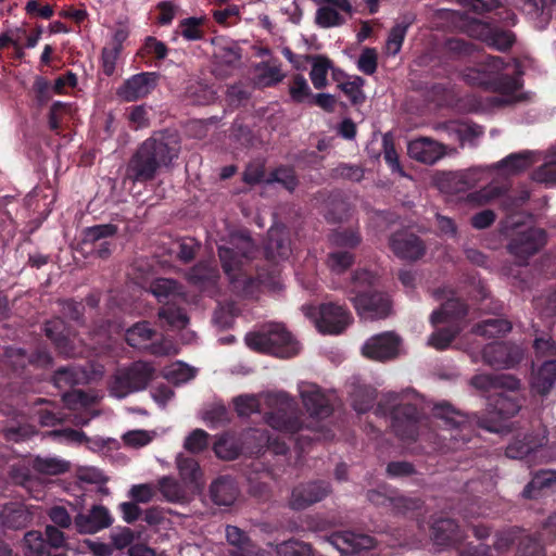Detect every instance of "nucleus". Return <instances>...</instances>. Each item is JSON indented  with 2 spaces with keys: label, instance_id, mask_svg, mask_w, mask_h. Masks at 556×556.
<instances>
[{
  "label": "nucleus",
  "instance_id": "1",
  "mask_svg": "<svg viewBox=\"0 0 556 556\" xmlns=\"http://www.w3.org/2000/svg\"><path fill=\"white\" fill-rule=\"evenodd\" d=\"M229 245L218 247V256L223 270L229 280L231 291L237 295H253L261 285L276 286L280 269L277 260H286L291 253L290 239L282 229H269L264 247L268 268L256 266V276L252 275V261L257 248L248 232L231 233Z\"/></svg>",
  "mask_w": 556,
  "mask_h": 556
},
{
  "label": "nucleus",
  "instance_id": "2",
  "mask_svg": "<svg viewBox=\"0 0 556 556\" xmlns=\"http://www.w3.org/2000/svg\"><path fill=\"white\" fill-rule=\"evenodd\" d=\"M177 131H154L135 151L126 167V177L135 182H148L155 178L161 167L169 166L180 152Z\"/></svg>",
  "mask_w": 556,
  "mask_h": 556
},
{
  "label": "nucleus",
  "instance_id": "3",
  "mask_svg": "<svg viewBox=\"0 0 556 556\" xmlns=\"http://www.w3.org/2000/svg\"><path fill=\"white\" fill-rule=\"evenodd\" d=\"M457 2L477 14L492 13L490 22L472 18L467 22L465 31L471 38L484 42L488 47L501 51H508L516 42V35L503 29L497 24L514 26L517 23L516 14L502 5L500 0H457Z\"/></svg>",
  "mask_w": 556,
  "mask_h": 556
},
{
  "label": "nucleus",
  "instance_id": "4",
  "mask_svg": "<svg viewBox=\"0 0 556 556\" xmlns=\"http://www.w3.org/2000/svg\"><path fill=\"white\" fill-rule=\"evenodd\" d=\"M397 399L396 393L386 395L378 402L375 414L379 417L390 415L392 430L402 441H416L429 420L417 405L397 403Z\"/></svg>",
  "mask_w": 556,
  "mask_h": 556
},
{
  "label": "nucleus",
  "instance_id": "5",
  "mask_svg": "<svg viewBox=\"0 0 556 556\" xmlns=\"http://www.w3.org/2000/svg\"><path fill=\"white\" fill-rule=\"evenodd\" d=\"M247 346L257 353L280 358H291L299 354L300 344L281 323H266L244 337Z\"/></svg>",
  "mask_w": 556,
  "mask_h": 556
},
{
  "label": "nucleus",
  "instance_id": "6",
  "mask_svg": "<svg viewBox=\"0 0 556 556\" xmlns=\"http://www.w3.org/2000/svg\"><path fill=\"white\" fill-rule=\"evenodd\" d=\"M505 67L503 58L488 55L475 67L467 70L465 80L485 90L511 94L520 89L521 84L519 77L505 73Z\"/></svg>",
  "mask_w": 556,
  "mask_h": 556
},
{
  "label": "nucleus",
  "instance_id": "7",
  "mask_svg": "<svg viewBox=\"0 0 556 556\" xmlns=\"http://www.w3.org/2000/svg\"><path fill=\"white\" fill-rule=\"evenodd\" d=\"M8 374L25 381H39L45 371L53 366V357L46 349L37 348L27 352L22 348H8L2 361Z\"/></svg>",
  "mask_w": 556,
  "mask_h": 556
},
{
  "label": "nucleus",
  "instance_id": "8",
  "mask_svg": "<svg viewBox=\"0 0 556 556\" xmlns=\"http://www.w3.org/2000/svg\"><path fill=\"white\" fill-rule=\"evenodd\" d=\"M355 282H367V286H356L351 301L358 316L365 320H378L387 318L392 308L390 296L375 288V276L364 270L355 274Z\"/></svg>",
  "mask_w": 556,
  "mask_h": 556
},
{
  "label": "nucleus",
  "instance_id": "9",
  "mask_svg": "<svg viewBox=\"0 0 556 556\" xmlns=\"http://www.w3.org/2000/svg\"><path fill=\"white\" fill-rule=\"evenodd\" d=\"M271 410L265 414L266 424L280 432L294 434L303 429V413L298 403L285 392L268 395Z\"/></svg>",
  "mask_w": 556,
  "mask_h": 556
},
{
  "label": "nucleus",
  "instance_id": "10",
  "mask_svg": "<svg viewBox=\"0 0 556 556\" xmlns=\"http://www.w3.org/2000/svg\"><path fill=\"white\" fill-rule=\"evenodd\" d=\"M507 389H500L488 397V415L478 420L480 428L500 432L502 421L514 417L521 408L518 396Z\"/></svg>",
  "mask_w": 556,
  "mask_h": 556
},
{
  "label": "nucleus",
  "instance_id": "11",
  "mask_svg": "<svg viewBox=\"0 0 556 556\" xmlns=\"http://www.w3.org/2000/svg\"><path fill=\"white\" fill-rule=\"evenodd\" d=\"M432 417L435 420V426L442 428L443 432L437 437L443 440L454 441L452 447H458V442L466 443L470 440L468 416L463 412L456 409L447 402L437 403L432 408Z\"/></svg>",
  "mask_w": 556,
  "mask_h": 556
},
{
  "label": "nucleus",
  "instance_id": "12",
  "mask_svg": "<svg viewBox=\"0 0 556 556\" xmlns=\"http://www.w3.org/2000/svg\"><path fill=\"white\" fill-rule=\"evenodd\" d=\"M155 374L154 367L142 361L131 363L119 369L114 376L111 392L116 397L123 399L131 393L144 390Z\"/></svg>",
  "mask_w": 556,
  "mask_h": 556
},
{
  "label": "nucleus",
  "instance_id": "13",
  "mask_svg": "<svg viewBox=\"0 0 556 556\" xmlns=\"http://www.w3.org/2000/svg\"><path fill=\"white\" fill-rule=\"evenodd\" d=\"M118 232V226L114 224H100L87 227L83 230L81 247L99 258H109L114 249L115 243L111 241Z\"/></svg>",
  "mask_w": 556,
  "mask_h": 556
},
{
  "label": "nucleus",
  "instance_id": "14",
  "mask_svg": "<svg viewBox=\"0 0 556 556\" xmlns=\"http://www.w3.org/2000/svg\"><path fill=\"white\" fill-rule=\"evenodd\" d=\"M523 356L521 346L511 342L495 341L482 349L483 362L495 369L514 368Z\"/></svg>",
  "mask_w": 556,
  "mask_h": 556
},
{
  "label": "nucleus",
  "instance_id": "15",
  "mask_svg": "<svg viewBox=\"0 0 556 556\" xmlns=\"http://www.w3.org/2000/svg\"><path fill=\"white\" fill-rule=\"evenodd\" d=\"M546 243V232L541 228L530 227L518 231L510 239L507 249L510 254L523 264L529 257L536 254Z\"/></svg>",
  "mask_w": 556,
  "mask_h": 556
},
{
  "label": "nucleus",
  "instance_id": "16",
  "mask_svg": "<svg viewBox=\"0 0 556 556\" xmlns=\"http://www.w3.org/2000/svg\"><path fill=\"white\" fill-rule=\"evenodd\" d=\"M353 316L346 306L336 302L323 303L316 326L325 334H340L352 323Z\"/></svg>",
  "mask_w": 556,
  "mask_h": 556
},
{
  "label": "nucleus",
  "instance_id": "17",
  "mask_svg": "<svg viewBox=\"0 0 556 556\" xmlns=\"http://www.w3.org/2000/svg\"><path fill=\"white\" fill-rule=\"evenodd\" d=\"M160 74L141 72L125 79L117 88V97L125 102H135L148 97L157 86Z\"/></svg>",
  "mask_w": 556,
  "mask_h": 556
},
{
  "label": "nucleus",
  "instance_id": "18",
  "mask_svg": "<svg viewBox=\"0 0 556 556\" xmlns=\"http://www.w3.org/2000/svg\"><path fill=\"white\" fill-rule=\"evenodd\" d=\"M401 338L392 331L381 332L369 338L362 348L365 357L372 361H389L397 356Z\"/></svg>",
  "mask_w": 556,
  "mask_h": 556
},
{
  "label": "nucleus",
  "instance_id": "19",
  "mask_svg": "<svg viewBox=\"0 0 556 556\" xmlns=\"http://www.w3.org/2000/svg\"><path fill=\"white\" fill-rule=\"evenodd\" d=\"M389 248L401 260L418 261L426 253L424 241L415 233L396 231L389 238Z\"/></svg>",
  "mask_w": 556,
  "mask_h": 556
},
{
  "label": "nucleus",
  "instance_id": "20",
  "mask_svg": "<svg viewBox=\"0 0 556 556\" xmlns=\"http://www.w3.org/2000/svg\"><path fill=\"white\" fill-rule=\"evenodd\" d=\"M45 336L52 342L60 355L73 357L75 355L71 327L61 318L47 320L42 327Z\"/></svg>",
  "mask_w": 556,
  "mask_h": 556
},
{
  "label": "nucleus",
  "instance_id": "21",
  "mask_svg": "<svg viewBox=\"0 0 556 556\" xmlns=\"http://www.w3.org/2000/svg\"><path fill=\"white\" fill-rule=\"evenodd\" d=\"M556 384V358L532 361L530 376L531 391L541 396L551 393Z\"/></svg>",
  "mask_w": 556,
  "mask_h": 556
},
{
  "label": "nucleus",
  "instance_id": "22",
  "mask_svg": "<svg viewBox=\"0 0 556 556\" xmlns=\"http://www.w3.org/2000/svg\"><path fill=\"white\" fill-rule=\"evenodd\" d=\"M330 492V485L325 481L303 483L292 490L290 505L293 509H304L321 500Z\"/></svg>",
  "mask_w": 556,
  "mask_h": 556
},
{
  "label": "nucleus",
  "instance_id": "23",
  "mask_svg": "<svg viewBox=\"0 0 556 556\" xmlns=\"http://www.w3.org/2000/svg\"><path fill=\"white\" fill-rule=\"evenodd\" d=\"M149 292L162 305L187 301V292L184 285L172 278L159 277L153 279L150 282Z\"/></svg>",
  "mask_w": 556,
  "mask_h": 556
},
{
  "label": "nucleus",
  "instance_id": "24",
  "mask_svg": "<svg viewBox=\"0 0 556 556\" xmlns=\"http://www.w3.org/2000/svg\"><path fill=\"white\" fill-rule=\"evenodd\" d=\"M113 518L109 509L102 505H94L88 514H78L74 525L79 533L93 534L110 527Z\"/></svg>",
  "mask_w": 556,
  "mask_h": 556
},
{
  "label": "nucleus",
  "instance_id": "25",
  "mask_svg": "<svg viewBox=\"0 0 556 556\" xmlns=\"http://www.w3.org/2000/svg\"><path fill=\"white\" fill-rule=\"evenodd\" d=\"M547 443V437L540 432H527L515 437L506 446L505 455L513 459H522Z\"/></svg>",
  "mask_w": 556,
  "mask_h": 556
},
{
  "label": "nucleus",
  "instance_id": "26",
  "mask_svg": "<svg viewBox=\"0 0 556 556\" xmlns=\"http://www.w3.org/2000/svg\"><path fill=\"white\" fill-rule=\"evenodd\" d=\"M301 397L306 410L314 418L325 419L333 412L330 400L316 384H309L303 389Z\"/></svg>",
  "mask_w": 556,
  "mask_h": 556
},
{
  "label": "nucleus",
  "instance_id": "27",
  "mask_svg": "<svg viewBox=\"0 0 556 556\" xmlns=\"http://www.w3.org/2000/svg\"><path fill=\"white\" fill-rule=\"evenodd\" d=\"M470 384L481 391L497 392L500 389L517 391L520 388V380L508 374L476 375L471 378Z\"/></svg>",
  "mask_w": 556,
  "mask_h": 556
},
{
  "label": "nucleus",
  "instance_id": "28",
  "mask_svg": "<svg viewBox=\"0 0 556 556\" xmlns=\"http://www.w3.org/2000/svg\"><path fill=\"white\" fill-rule=\"evenodd\" d=\"M408 154L418 162L434 164L444 156L445 149L444 146L438 141L421 137L409 142Z\"/></svg>",
  "mask_w": 556,
  "mask_h": 556
},
{
  "label": "nucleus",
  "instance_id": "29",
  "mask_svg": "<svg viewBox=\"0 0 556 556\" xmlns=\"http://www.w3.org/2000/svg\"><path fill=\"white\" fill-rule=\"evenodd\" d=\"M249 440L255 441L253 447H248L251 454H264L269 451L276 455H286L289 452L286 442L269 435L267 430L250 429L245 434V442Z\"/></svg>",
  "mask_w": 556,
  "mask_h": 556
},
{
  "label": "nucleus",
  "instance_id": "30",
  "mask_svg": "<svg viewBox=\"0 0 556 556\" xmlns=\"http://www.w3.org/2000/svg\"><path fill=\"white\" fill-rule=\"evenodd\" d=\"M333 544L343 554H359L372 549L376 541L367 534L345 531L333 536Z\"/></svg>",
  "mask_w": 556,
  "mask_h": 556
},
{
  "label": "nucleus",
  "instance_id": "31",
  "mask_svg": "<svg viewBox=\"0 0 556 556\" xmlns=\"http://www.w3.org/2000/svg\"><path fill=\"white\" fill-rule=\"evenodd\" d=\"M187 280L198 287L213 286L219 278V270L213 261H200L186 274Z\"/></svg>",
  "mask_w": 556,
  "mask_h": 556
},
{
  "label": "nucleus",
  "instance_id": "32",
  "mask_svg": "<svg viewBox=\"0 0 556 556\" xmlns=\"http://www.w3.org/2000/svg\"><path fill=\"white\" fill-rule=\"evenodd\" d=\"M431 538L435 544L447 546L459 539V526L453 518L440 517L431 526Z\"/></svg>",
  "mask_w": 556,
  "mask_h": 556
},
{
  "label": "nucleus",
  "instance_id": "33",
  "mask_svg": "<svg viewBox=\"0 0 556 556\" xmlns=\"http://www.w3.org/2000/svg\"><path fill=\"white\" fill-rule=\"evenodd\" d=\"M468 306L460 299H448L445 301L440 309L433 311L430 316V321L433 326L444 321L462 320L467 316Z\"/></svg>",
  "mask_w": 556,
  "mask_h": 556
},
{
  "label": "nucleus",
  "instance_id": "34",
  "mask_svg": "<svg viewBox=\"0 0 556 556\" xmlns=\"http://www.w3.org/2000/svg\"><path fill=\"white\" fill-rule=\"evenodd\" d=\"M556 486V470H541L536 472L522 490V497L534 500L546 489Z\"/></svg>",
  "mask_w": 556,
  "mask_h": 556
},
{
  "label": "nucleus",
  "instance_id": "35",
  "mask_svg": "<svg viewBox=\"0 0 556 556\" xmlns=\"http://www.w3.org/2000/svg\"><path fill=\"white\" fill-rule=\"evenodd\" d=\"M210 493L216 505L230 506L237 498L238 490L230 479L219 477L212 482Z\"/></svg>",
  "mask_w": 556,
  "mask_h": 556
},
{
  "label": "nucleus",
  "instance_id": "36",
  "mask_svg": "<svg viewBox=\"0 0 556 556\" xmlns=\"http://www.w3.org/2000/svg\"><path fill=\"white\" fill-rule=\"evenodd\" d=\"M0 516L3 527L12 530L24 529L31 521V516L27 509L15 503L7 504Z\"/></svg>",
  "mask_w": 556,
  "mask_h": 556
},
{
  "label": "nucleus",
  "instance_id": "37",
  "mask_svg": "<svg viewBox=\"0 0 556 556\" xmlns=\"http://www.w3.org/2000/svg\"><path fill=\"white\" fill-rule=\"evenodd\" d=\"M86 380V371L78 366L68 365L58 368L53 376V384L60 389H70L83 383Z\"/></svg>",
  "mask_w": 556,
  "mask_h": 556
},
{
  "label": "nucleus",
  "instance_id": "38",
  "mask_svg": "<svg viewBox=\"0 0 556 556\" xmlns=\"http://www.w3.org/2000/svg\"><path fill=\"white\" fill-rule=\"evenodd\" d=\"M182 302H174L162 305L157 312V316L162 323L172 328L184 329L189 324V317L184 307Z\"/></svg>",
  "mask_w": 556,
  "mask_h": 556
},
{
  "label": "nucleus",
  "instance_id": "39",
  "mask_svg": "<svg viewBox=\"0 0 556 556\" xmlns=\"http://www.w3.org/2000/svg\"><path fill=\"white\" fill-rule=\"evenodd\" d=\"M511 328V323L506 318H489L475 325L473 332L478 336L495 338L505 336Z\"/></svg>",
  "mask_w": 556,
  "mask_h": 556
},
{
  "label": "nucleus",
  "instance_id": "40",
  "mask_svg": "<svg viewBox=\"0 0 556 556\" xmlns=\"http://www.w3.org/2000/svg\"><path fill=\"white\" fill-rule=\"evenodd\" d=\"M156 331L149 321H138L126 330L125 341L132 348L144 346L155 336Z\"/></svg>",
  "mask_w": 556,
  "mask_h": 556
},
{
  "label": "nucleus",
  "instance_id": "41",
  "mask_svg": "<svg viewBox=\"0 0 556 556\" xmlns=\"http://www.w3.org/2000/svg\"><path fill=\"white\" fill-rule=\"evenodd\" d=\"M307 59L312 61L309 78L313 86L316 89H324L328 84L327 75L332 66L331 60L325 55H307Z\"/></svg>",
  "mask_w": 556,
  "mask_h": 556
},
{
  "label": "nucleus",
  "instance_id": "42",
  "mask_svg": "<svg viewBox=\"0 0 556 556\" xmlns=\"http://www.w3.org/2000/svg\"><path fill=\"white\" fill-rule=\"evenodd\" d=\"M443 128L450 135H454L462 143L465 141H471L483 135V128L477 124L457 123L452 121L445 123Z\"/></svg>",
  "mask_w": 556,
  "mask_h": 556
},
{
  "label": "nucleus",
  "instance_id": "43",
  "mask_svg": "<svg viewBox=\"0 0 556 556\" xmlns=\"http://www.w3.org/2000/svg\"><path fill=\"white\" fill-rule=\"evenodd\" d=\"M226 539L227 542L233 547V549L230 552L231 556H237L239 552H247L252 547L257 546L249 538L247 532L237 526L228 525L226 527Z\"/></svg>",
  "mask_w": 556,
  "mask_h": 556
},
{
  "label": "nucleus",
  "instance_id": "44",
  "mask_svg": "<svg viewBox=\"0 0 556 556\" xmlns=\"http://www.w3.org/2000/svg\"><path fill=\"white\" fill-rule=\"evenodd\" d=\"M329 240L332 245L345 249H356L362 243V235L357 228L336 229Z\"/></svg>",
  "mask_w": 556,
  "mask_h": 556
},
{
  "label": "nucleus",
  "instance_id": "45",
  "mask_svg": "<svg viewBox=\"0 0 556 556\" xmlns=\"http://www.w3.org/2000/svg\"><path fill=\"white\" fill-rule=\"evenodd\" d=\"M33 468L41 475L56 476L68 471L70 463L54 457H36Z\"/></svg>",
  "mask_w": 556,
  "mask_h": 556
},
{
  "label": "nucleus",
  "instance_id": "46",
  "mask_svg": "<svg viewBox=\"0 0 556 556\" xmlns=\"http://www.w3.org/2000/svg\"><path fill=\"white\" fill-rule=\"evenodd\" d=\"M534 163L531 152L511 153L498 163V167L507 169L510 174L523 172Z\"/></svg>",
  "mask_w": 556,
  "mask_h": 556
},
{
  "label": "nucleus",
  "instance_id": "47",
  "mask_svg": "<svg viewBox=\"0 0 556 556\" xmlns=\"http://www.w3.org/2000/svg\"><path fill=\"white\" fill-rule=\"evenodd\" d=\"M534 358L533 361H543L556 358V342L551 334L542 332L533 340Z\"/></svg>",
  "mask_w": 556,
  "mask_h": 556
},
{
  "label": "nucleus",
  "instance_id": "48",
  "mask_svg": "<svg viewBox=\"0 0 556 556\" xmlns=\"http://www.w3.org/2000/svg\"><path fill=\"white\" fill-rule=\"evenodd\" d=\"M276 553L278 556H315L311 544L296 539L277 544Z\"/></svg>",
  "mask_w": 556,
  "mask_h": 556
},
{
  "label": "nucleus",
  "instance_id": "49",
  "mask_svg": "<svg viewBox=\"0 0 556 556\" xmlns=\"http://www.w3.org/2000/svg\"><path fill=\"white\" fill-rule=\"evenodd\" d=\"M355 263V254L350 251H333L327 255L326 264L334 274H343Z\"/></svg>",
  "mask_w": 556,
  "mask_h": 556
},
{
  "label": "nucleus",
  "instance_id": "50",
  "mask_svg": "<svg viewBox=\"0 0 556 556\" xmlns=\"http://www.w3.org/2000/svg\"><path fill=\"white\" fill-rule=\"evenodd\" d=\"M204 17H187L179 22L178 29L180 35L189 41L201 40L204 37Z\"/></svg>",
  "mask_w": 556,
  "mask_h": 556
},
{
  "label": "nucleus",
  "instance_id": "51",
  "mask_svg": "<svg viewBox=\"0 0 556 556\" xmlns=\"http://www.w3.org/2000/svg\"><path fill=\"white\" fill-rule=\"evenodd\" d=\"M444 53L450 60H460L475 52V46L460 38H450L444 43Z\"/></svg>",
  "mask_w": 556,
  "mask_h": 556
},
{
  "label": "nucleus",
  "instance_id": "52",
  "mask_svg": "<svg viewBox=\"0 0 556 556\" xmlns=\"http://www.w3.org/2000/svg\"><path fill=\"white\" fill-rule=\"evenodd\" d=\"M289 94L294 103L309 102L313 93L306 78L301 74H295L289 84Z\"/></svg>",
  "mask_w": 556,
  "mask_h": 556
},
{
  "label": "nucleus",
  "instance_id": "53",
  "mask_svg": "<svg viewBox=\"0 0 556 556\" xmlns=\"http://www.w3.org/2000/svg\"><path fill=\"white\" fill-rule=\"evenodd\" d=\"M157 490L163 497L172 503L180 502L185 498V490L180 483L172 477H163L157 482Z\"/></svg>",
  "mask_w": 556,
  "mask_h": 556
},
{
  "label": "nucleus",
  "instance_id": "54",
  "mask_svg": "<svg viewBox=\"0 0 556 556\" xmlns=\"http://www.w3.org/2000/svg\"><path fill=\"white\" fill-rule=\"evenodd\" d=\"M459 329L453 325L442 327L432 332L428 344L437 350H445L454 341Z\"/></svg>",
  "mask_w": 556,
  "mask_h": 556
},
{
  "label": "nucleus",
  "instance_id": "55",
  "mask_svg": "<svg viewBox=\"0 0 556 556\" xmlns=\"http://www.w3.org/2000/svg\"><path fill=\"white\" fill-rule=\"evenodd\" d=\"M315 21L323 28L341 26L346 22L343 15L328 5H323L317 9Z\"/></svg>",
  "mask_w": 556,
  "mask_h": 556
},
{
  "label": "nucleus",
  "instance_id": "56",
  "mask_svg": "<svg viewBox=\"0 0 556 556\" xmlns=\"http://www.w3.org/2000/svg\"><path fill=\"white\" fill-rule=\"evenodd\" d=\"M138 54L141 58L153 56L155 60H164L168 54V47L156 37L148 36L144 39Z\"/></svg>",
  "mask_w": 556,
  "mask_h": 556
},
{
  "label": "nucleus",
  "instance_id": "57",
  "mask_svg": "<svg viewBox=\"0 0 556 556\" xmlns=\"http://www.w3.org/2000/svg\"><path fill=\"white\" fill-rule=\"evenodd\" d=\"M409 23H397L394 25L388 36L386 49L391 55H396L402 48Z\"/></svg>",
  "mask_w": 556,
  "mask_h": 556
},
{
  "label": "nucleus",
  "instance_id": "58",
  "mask_svg": "<svg viewBox=\"0 0 556 556\" xmlns=\"http://www.w3.org/2000/svg\"><path fill=\"white\" fill-rule=\"evenodd\" d=\"M521 535V531L515 529L497 532L495 534L493 546H491L492 554L496 553V555H501L508 551L516 543V540L519 541Z\"/></svg>",
  "mask_w": 556,
  "mask_h": 556
},
{
  "label": "nucleus",
  "instance_id": "59",
  "mask_svg": "<svg viewBox=\"0 0 556 556\" xmlns=\"http://www.w3.org/2000/svg\"><path fill=\"white\" fill-rule=\"evenodd\" d=\"M62 315L77 325H84L85 318V305L81 301H76L74 299H66L59 302Z\"/></svg>",
  "mask_w": 556,
  "mask_h": 556
},
{
  "label": "nucleus",
  "instance_id": "60",
  "mask_svg": "<svg viewBox=\"0 0 556 556\" xmlns=\"http://www.w3.org/2000/svg\"><path fill=\"white\" fill-rule=\"evenodd\" d=\"M532 179L546 186L556 185V153L533 172Z\"/></svg>",
  "mask_w": 556,
  "mask_h": 556
},
{
  "label": "nucleus",
  "instance_id": "61",
  "mask_svg": "<svg viewBox=\"0 0 556 556\" xmlns=\"http://www.w3.org/2000/svg\"><path fill=\"white\" fill-rule=\"evenodd\" d=\"M270 181L282 185L289 191H293L299 184L295 170L290 166H280L274 169L270 173Z\"/></svg>",
  "mask_w": 556,
  "mask_h": 556
},
{
  "label": "nucleus",
  "instance_id": "62",
  "mask_svg": "<svg viewBox=\"0 0 556 556\" xmlns=\"http://www.w3.org/2000/svg\"><path fill=\"white\" fill-rule=\"evenodd\" d=\"M24 543L29 551L28 556L49 555L48 544L39 531H28L24 535Z\"/></svg>",
  "mask_w": 556,
  "mask_h": 556
},
{
  "label": "nucleus",
  "instance_id": "63",
  "mask_svg": "<svg viewBox=\"0 0 556 556\" xmlns=\"http://www.w3.org/2000/svg\"><path fill=\"white\" fill-rule=\"evenodd\" d=\"M363 85L364 79L357 76L354 80L341 83L338 87L350 99L353 105H358L365 101V94L362 90Z\"/></svg>",
  "mask_w": 556,
  "mask_h": 556
},
{
  "label": "nucleus",
  "instance_id": "64",
  "mask_svg": "<svg viewBox=\"0 0 556 556\" xmlns=\"http://www.w3.org/2000/svg\"><path fill=\"white\" fill-rule=\"evenodd\" d=\"M515 556H545V553L539 540L530 535H521Z\"/></svg>",
  "mask_w": 556,
  "mask_h": 556
}]
</instances>
